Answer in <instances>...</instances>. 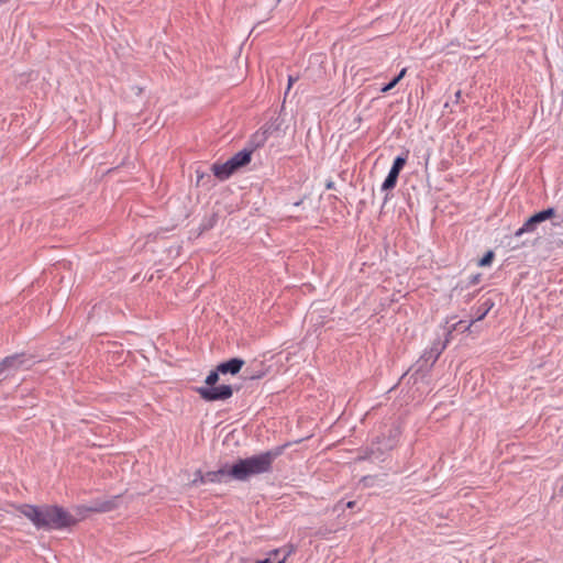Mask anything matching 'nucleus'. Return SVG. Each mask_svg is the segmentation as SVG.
<instances>
[{
    "label": "nucleus",
    "mask_w": 563,
    "mask_h": 563,
    "mask_svg": "<svg viewBox=\"0 0 563 563\" xmlns=\"http://www.w3.org/2000/svg\"><path fill=\"white\" fill-rule=\"evenodd\" d=\"M9 0H0V3H5L8 2Z\"/></svg>",
    "instance_id": "obj_30"
},
{
    "label": "nucleus",
    "mask_w": 563,
    "mask_h": 563,
    "mask_svg": "<svg viewBox=\"0 0 563 563\" xmlns=\"http://www.w3.org/2000/svg\"><path fill=\"white\" fill-rule=\"evenodd\" d=\"M119 496H115L111 499L103 501H96L95 505L90 508L92 511L97 512H107L114 509L118 505Z\"/></svg>",
    "instance_id": "obj_13"
},
{
    "label": "nucleus",
    "mask_w": 563,
    "mask_h": 563,
    "mask_svg": "<svg viewBox=\"0 0 563 563\" xmlns=\"http://www.w3.org/2000/svg\"><path fill=\"white\" fill-rule=\"evenodd\" d=\"M296 81V78H294L292 76H289L288 78V90L290 89L291 85Z\"/></svg>",
    "instance_id": "obj_24"
},
{
    "label": "nucleus",
    "mask_w": 563,
    "mask_h": 563,
    "mask_svg": "<svg viewBox=\"0 0 563 563\" xmlns=\"http://www.w3.org/2000/svg\"><path fill=\"white\" fill-rule=\"evenodd\" d=\"M406 74V69H402L396 77H394L388 84H386L385 86H383L380 88V91L382 92H387L389 90H391L399 81L400 79L405 76Z\"/></svg>",
    "instance_id": "obj_15"
},
{
    "label": "nucleus",
    "mask_w": 563,
    "mask_h": 563,
    "mask_svg": "<svg viewBox=\"0 0 563 563\" xmlns=\"http://www.w3.org/2000/svg\"><path fill=\"white\" fill-rule=\"evenodd\" d=\"M461 323H462V321H457V322L452 323L451 325H445L444 327L445 340L444 341H440V340L434 341L432 343V345L430 346V349H432L433 352L437 353L440 356L441 353L445 350L446 344L450 341L452 332L454 330H456L457 325L461 324Z\"/></svg>",
    "instance_id": "obj_8"
},
{
    "label": "nucleus",
    "mask_w": 563,
    "mask_h": 563,
    "mask_svg": "<svg viewBox=\"0 0 563 563\" xmlns=\"http://www.w3.org/2000/svg\"><path fill=\"white\" fill-rule=\"evenodd\" d=\"M406 162H407L406 155L405 156L399 155L394 159L393 166L382 185V190H389L396 186L399 173L404 168Z\"/></svg>",
    "instance_id": "obj_5"
},
{
    "label": "nucleus",
    "mask_w": 563,
    "mask_h": 563,
    "mask_svg": "<svg viewBox=\"0 0 563 563\" xmlns=\"http://www.w3.org/2000/svg\"><path fill=\"white\" fill-rule=\"evenodd\" d=\"M197 185L200 186V185H205L203 183V178L207 177L208 179H210V175L209 174H205L202 172H200L199 169H197Z\"/></svg>",
    "instance_id": "obj_21"
},
{
    "label": "nucleus",
    "mask_w": 563,
    "mask_h": 563,
    "mask_svg": "<svg viewBox=\"0 0 563 563\" xmlns=\"http://www.w3.org/2000/svg\"><path fill=\"white\" fill-rule=\"evenodd\" d=\"M229 159L223 164H213L212 165V172L213 175L219 178L220 180L228 179L235 170H233L232 167H230Z\"/></svg>",
    "instance_id": "obj_12"
},
{
    "label": "nucleus",
    "mask_w": 563,
    "mask_h": 563,
    "mask_svg": "<svg viewBox=\"0 0 563 563\" xmlns=\"http://www.w3.org/2000/svg\"><path fill=\"white\" fill-rule=\"evenodd\" d=\"M280 453V449H276L275 451H266L251 457L241 459L229 468V473L236 481H246L251 476L267 473L272 470L274 460Z\"/></svg>",
    "instance_id": "obj_2"
},
{
    "label": "nucleus",
    "mask_w": 563,
    "mask_h": 563,
    "mask_svg": "<svg viewBox=\"0 0 563 563\" xmlns=\"http://www.w3.org/2000/svg\"><path fill=\"white\" fill-rule=\"evenodd\" d=\"M460 97H461V91L459 90V91H456V92H455V99H456V101L460 99Z\"/></svg>",
    "instance_id": "obj_29"
},
{
    "label": "nucleus",
    "mask_w": 563,
    "mask_h": 563,
    "mask_svg": "<svg viewBox=\"0 0 563 563\" xmlns=\"http://www.w3.org/2000/svg\"><path fill=\"white\" fill-rule=\"evenodd\" d=\"M253 141L256 143V146L262 145L266 141V131L257 132L254 135Z\"/></svg>",
    "instance_id": "obj_20"
},
{
    "label": "nucleus",
    "mask_w": 563,
    "mask_h": 563,
    "mask_svg": "<svg viewBox=\"0 0 563 563\" xmlns=\"http://www.w3.org/2000/svg\"><path fill=\"white\" fill-rule=\"evenodd\" d=\"M439 358V355L437 353L433 352L432 349H428L423 352L421 358L419 360V363H420V369H422L423 367H430L432 366L437 360Z\"/></svg>",
    "instance_id": "obj_14"
},
{
    "label": "nucleus",
    "mask_w": 563,
    "mask_h": 563,
    "mask_svg": "<svg viewBox=\"0 0 563 563\" xmlns=\"http://www.w3.org/2000/svg\"><path fill=\"white\" fill-rule=\"evenodd\" d=\"M354 505H355V501H349V503L346 504V507H347V508H353V507H354Z\"/></svg>",
    "instance_id": "obj_27"
},
{
    "label": "nucleus",
    "mask_w": 563,
    "mask_h": 563,
    "mask_svg": "<svg viewBox=\"0 0 563 563\" xmlns=\"http://www.w3.org/2000/svg\"><path fill=\"white\" fill-rule=\"evenodd\" d=\"M555 216V210L554 208H548L545 210H542L540 212H537L534 213L533 216H531L529 219H527L525 221V223L522 224V227H520L515 235L516 236H521L522 234L525 233H531V232H534L538 224H540L541 222L548 220V219H552L554 218Z\"/></svg>",
    "instance_id": "obj_4"
},
{
    "label": "nucleus",
    "mask_w": 563,
    "mask_h": 563,
    "mask_svg": "<svg viewBox=\"0 0 563 563\" xmlns=\"http://www.w3.org/2000/svg\"><path fill=\"white\" fill-rule=\"evenodd\" d=\"M197 476H200V484L221 483L225 482L228 477H231L229 468L227 467H222L218 471L207 472L205 474L201 471H197Z\"/></svg>",
    "instance_id": "obj_7"
},
{
    "label": "nucleus",
    "mask_w": 563,
    "mask_h": 563,
    "mask_svg": "<svg viewBox=\"0 0 563 563\" xmlns=\"http://www.w3.org/2000/svg\"><path fill=\"white\" fill-rule=\"evenodd\" d=\"M196 391L206 401L227 400L233 395V389L230 385L198 387Z\"/></svg>",
    "instance_id": "obj_3"
},
{
    "label": "nucleus",
    "mask_w": 563,
    "mask_h": 563,
    "mask_svg": "<svg viewBox=\"0 0 563 563\" xmlns=\"http://www.w3.org/2000/svg\"><path fill=\"white\" fill-rule=\"evenodd\" d=\"M494 253L492 251L487 252L479 261V266H486L489 265L493 261Z\"/></svg>",
    "instance_id": "obj_19"
},
{
    "label": "nucleus",
    "mask_w": 563,
    "mask_h": 563,
    "mask_svg": "<svg viewBox=\"0 0 563 563\" xmlns=\"http://www.w3.org/2000/svg\"><path fill=\"white\" fill-rule=\"evenodd\" d=\"M280 551H282V550H279V549L273 550V551L269 553V555H271V556H272V555L276 556V555H278V554L280 553Z\"/></svg>",
    "instance_id": "obj_26"
},
{
    "label": "nucleus",
    "mask_w": 563,
    "mask_h": 563,
    "mask_svg": "<svg viewBox=\"0 0 563 563\" xmlns=\"http://www.w3.org/2000/svg\"><path fill=\"white\" fill-rule=\"evenodd\" d=\"M192 485L200 484V476H197V472L194 474V478L191 481Z\"/></svg>",
    "instance_id": "obj_23"
},
{
    "label": "nucleus",
    "mask_w": 563,
    "mask_h": 563,
    "mask_svg": "<svg viewBox=\"0 0 563 563\" xmlns=\"http://www.w3.org/2000/svg\"><path fill=\"white\" fill-rule=\"evenodd\" d=\"M251 155H252V150H242L240 152H238L236 154H234L230 159V167L233 168V170H238L240 167H243L245 166L246 164H249L251 162Z\"/></svg>",
    "instance_id": "obj_10"
},
{
    "label": "nucleus",
    "mask_w": 563,
    "mask_h": 563,
    "mask_svg": "<svg viewBox=\"0 0 563 563\" xmlns=\"http://www.w3.org/2000/svg\"><path fill=\"white\" fill-rule=\"evenodd\" d=\"M219 374H221L219 371H218V367L216 368V371H211L209 373V375L206 377V386L205 387H211L213 385H216V383L219 380Z\"/></svg>",
    "instance_id": "obj_16"
},
{
    "label": "nucleus",
    "mask_w": 563,
    "mask_h": 563,
    "mask_svg": "<svg viewBox=\"0 0 563 563\" xmlns=\"http://www.w3.org/2000/svg\"><path fill=\"white\" fill-rule=\"evenodd\" d=\"M20 512L27 518L37 530H64L77 523V519L66 509L57 505H22Z\"/></svg>",
    "instance_id": "obj_1"
},
{
    "label": "nucleus",
    "mask_w": 563,
    "mask_h": 563,
    "mask_svg": "<svg viewBox=\"0 0 563 563\" xmlns=\"http://www.w3.org/2000/svg\"><path fill=\"white\" fill-rule=\"evenodd\" d=\"M244 365V361L242 358H239V357H233L227 362H222L218 365V371L221 373V374H232V375H235L238 374L242 366Z\"/></svg>",
    "instance_id": "obj_9"
},
{
    "label": "nucleus",
    "mask_w": 563,
    "mask_h": 563,
    "mask_svg": "<svg viewBox=\"0 0 563 563\" xmlns=\"http://www.w3.org/2000/svg\"><path fill=\"white\" fill-rule=\"evenodd\" d=\"M294 552V549L292 548H289L286 553L284 554L283 559L279 560L277 563H285V561L287 560V558Z\"/></svg>",
    "instance_id": "obj_22"
},
{
    "label": "nucleus",
    "mask_w": 563,
    "mask_h": 563,
    "mask_svg": "<svg viewBox=\"0 0 563 563\" xmlns=\"http://www.w3.org/2000/svg\"><path fill=\"white\" fill-rule=\"evenodd\" d=\"M10 363V361H1L0 362V382L7 379L8 377H10L8 371H7V367L5 365Z\"/></svg>",
    "instance_id": "obj_17"
},
{
    "label": "nucleus",
    "mask_w": 563,
    "mask_h": 563,
    "mask_svg": "<svg viewBox=\"0 0 563 563\" xmlns=\"http://www.w3.org/2000/svg\"><path fill=\"white\" fill-rule=\"evenodd\" d=\"M325 187L327 189H334V183L332 180H329L327 184H325Z\"/></svg>",
    "instance_id": "obj_25"
},
{
    "label": "nucleus",
    "mask_w": 563,
    "mask_h": 563,
    "mask_svg": "<svg viewBox=\"0 0 563 563\" xmlns=\"http://www.w3.org/2000/svg\"><path fill=\"white\" fill-rule=\"evenodd\" d=\"M494 301L490 298H486L481 302V305L476 308L474 319L465 327V329H468L475 321H479L486 317V314L492 310L494 307Z\"/></svg>",
    "instance_id": "obj_11"
},
{
    "label": "nucleus",
    "mask_w": 563,
    "mask_h": 563,
    "mask_svg": "<svg viewBox=\"0 0 563 563\" xmlns=\"http://www.w3.org/2000/svg\"><path fill=\"white\" fill-rule=\"evenodd\" d=\"M377 452L382 453V449H380V446H375V445L373 444V445H372V448H371V452H369V454H368L367 456H362V457H360V459H361V460H362V459H372V460H377V459H379V456H378V455H376V453H377Z\"/></svg>",
    "instance_id": "obj_18"
},
{
    "label": "nucleus",
    "mask_w": 563,
    "mask_h": 563,
    "mask_svg": "<svg viewBox=\"0 0 563 563\" xmlns=\"http://www.w3.org/2000/svg\"><path fill=\"white\" fill-rule=\"evenodd\" d=\"M2 361H10V363L5 365L10 376H13L19 369H26L30 367V360L23 353L7 356Z\"/></svg>",
    "instance_id": "obj_6"
},
{
    "label": "nucleus",
    "mask_w": 563,
    "mask_h": 563,
    "mask_svg": "<svg viewBox=\"0 0 563 563\" xmlns=\"http://www.w3.org/2000/svg\"><path fill=\"white\" fill-rule=\"evenodd\" d=\"M257 563H271V559L260 560Z\"/></svg>",
    "instance_id": "obj_28"
}]
</instances>
